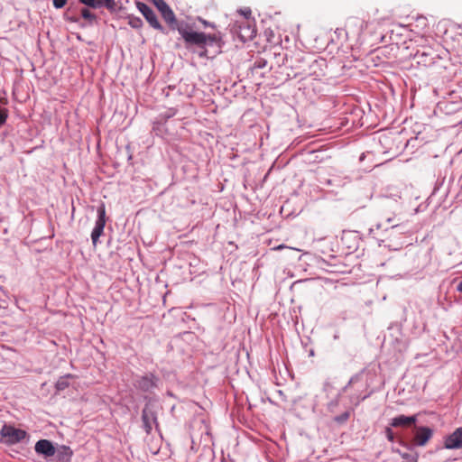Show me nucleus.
<instances>
[{
    "label": "nucleus",
    "mask_w": 462,
    "mask_h": 462,
    "mask_svg": "<svg viewBox=\"0 0 462 462\" xmlns=\"http://www.w3.org/2000/svg\"><path fill=\"white\" fill-rule=\"evenodd\" d=\"M199 21L202 23V24L205 26V27H211V28H215V24L210 23V22H208L202 18H199Z\"/></svg>",
    "instance_id": "obj_29"
},
{
    "label": "nucleus",
    "mask_w": 462,
    "mask_h": 462,
    "mask_svg": "<svg viewBox=\"0 0 462 462\" xmlns=\"http://www.w3.org/2000/svg\"><path fill=\"white\" fill-rule=\"evenodd\" d=\"M359 384L358 386V390L359 389H365V390H367L368 388V383H363L362 382V373L360 374H355L354 376H352L348 382V383L343 387L341 389V391L338 393L337 396L336 397L335 400L331 401L329 403H328V410L330 411H334V408L337 406L338 402H339V397L340 395L343 393H346L347 391V389L353 385V384Z\"/></svg>",
    "instance_id": "obj_7"
},
{
    "label": "nucleus",
    "mask_w": 462,
    "mask_h": 462,
    "mask_svg": "<svg viewBox=\"0 0 462 462\" xmlns=\"http://www.w3.org/2000/svg\"><path fill=\"white\" fill-rule=\"evenodd\" d=\"M263 66H264V64H263V63H259V64H258V67H259V68H263Z\"/></svg>",
    "instance_id": "obj_32"
},
{
    "label": "nucleus",
    "mask_w": 462,
    "mask_h": 462,
    "mask_svg": "<svg viewBox=\"0 0 462 462\" xmlns=\"http://www.w3.org/2000/svg\"><path fill=\"white\" fill-rule=\"evenodd\" d=\"M376 228L385 232L389 230H396L401 234L407 232L405 225L403 223H400L394 214L391 217L383 216L381 220L376 224Z\"/></svg>",
    "instance_id": "obj_3"
},
{
    "label": "nucleus",
    "mask_w": 462,
    "mask_h": 462,
    "mask_svg": "<svg viewBox=\"0 0 462 462\" xmlns=\"http://www.w3.org/2000/svg\"><path fill=\"white\" fill-rule=\"evenodd\" d=\"M156 420L155 412L148 406H145L142 412V420L146 433L149 434L152 431V426L156 424Z\"/></svg>",
    "instance_id": "obj_13"
},
{
    "label": "nucleus",
    "mask_w": 462,
    "mask_h": 462,
    "mask_svg": "<svg viewBox=\"0 0 462 462\" xmlns=\"http://www.w3.org/2000/svg\"><path fill=\"white\" fill-rule=\"evenodd\" d=\"M159 379L152 374H146L138 377L134 382V386L140 391L145 393H152L153 389L157 388Z\"/></svg>",
    "instance_id": "obj_8"
},
{
    "label": "nucleus",
    "mask_w": 462,
    "mask_h": 462,
    "mask_svg": "<svg viewBox=\"0 0 462 462\" xmlns=\"http://www.w3.org/2000/svg\"><path fill=\"white\" fill-rule=\"evenodd\" d=\"M373 391H370V392H367L365 393V394H362L361 393H356V394H353L351 397H350V402L354 405V406H357L360 404L361 402H363L364 400H365L366 398H368L371 394H372Z\"/></svg>",
    "instance_id": "obj_18"
},
{
    "label": "nucleus",
    "mask_w": 462,
    "mask_h": 462,
    "mask_svg": "<svg viewBox=\"0 0 462 462\" xmlns=\"http://www.w3.org/2000/svg\"><path fill=\"white\" fill-rule=\"evenodd\" d=\"M240 12L245 16V18H246V20H248V18L251 15V10L249 8H245L244 10H241Z\"/></svg>",
    "instance_id": "obj_28"
},
{
    "label": "nucleus",
    "mask_w": 462,
    "mask_h": 462,
    "mask_svg": "<svg viewBox=\"0 0 462 462\" xmlns=\"http://www.w3.org/2000/svg\"><path fill=\"white\" fill-rule=\"evenodd\" d=\"M401 456L406 462H417L419 458L416 452H404L401 453Z\"/></svg>",
    "instance_id": "obj_20"
},
{
    "label": "nucleus",
    "mask_w": 462,
    "mask_h": 462,
    "mask_svg": "<svg viewBox=\"0 0 462 462\" xmlns=\"http://www.w3.org/2000/svg\"><path fill=\"white\" fill-rule=\"evenodd\" d=\"M129 24L131 27L138 29V28L142 27L143 21L139 17H132L129 20Z\"/></svg>",
    "instance_id": "obj_23"
},
{
    "label": "nucleus",
    "mask_w": 462,
    "mask_h": 462,
    "mask_svg": "<svg viewBox=\"0 0 462 462\" xmlns=\"http://www.w3.org/2000/svg\"><path fill=\"white\" fill-rule=\"evenodd\" d=\"M70 377H72V375H71V374H67V375H65V376H62V377L59 378V379H58V381H57V383H56V385H55V386H56V389H57L58 391H63V390H65L66 388H68V387H69V381H68V378H70Z\"/></svg>",
    "instance_id": "obj_19"
},
{
    "label": "nucleus",
    "mask_w": 462,
    "mask_h": 462,
    "mask_svg": "<svg viewBox=\"0 0 462 462\" xmlns=\"http://www.w3.org/2000/svg\"><path fill=\"white\" fill-rule=\"evenodd\" d=\"M34 450L37 454L42 455L45 457H52L55 455L56 448L52 442L48 439H40L35 443Z\"/></svg>",
    "instance_id": "obj_12"
},
{
    "label": "nucleus",
    "mask_w": 462,
    "mask_h": 462,
    "mask_svg": "<svg viewBox=\"0 0 462 462\" xmlns=\"http://www.w3.org/2000/svg\"><path fill=\"white\" fill-rule=\"evenodd\" d=\"M56 462H70L73 456V451L68 446H60L55 452Z\"/></svg>",
    "instance_id": "obj_16"
},
{
    "label": "nucleus",
    "mask_w": 462,
    "mask_h": 462,
    "mask_svg": "<svg viewBox=\"0 0 462 462\" xmlns=\"http://www.w3.org/2000/svg\"><path fill=\"white\" fill-rule=\"evenodd\" d=\"M81 4L91 8L106 7L109 10L115 8V0H79Z\"/></svg>",
    "instance_id": "obj_15"
},
{
    "label": "nucleus",
    "mask_w": 462,
    "mask_h": 462,
    "mask_svg": "<svg viewBox=\"0 0 462 462\" xmlns=\"http://www.w3.org/2000/svg\"><path fill=\"white\" fill-rule=\"evenodd\" d=\"M332 181H333L332 180H328V181H327V182H328V184H329V185H330V184H332Z\"/></svg>",
    "instance_id": "obj_33"
},
{
    "label": "nucleus",
    "mask_w": 462,
    "mask_h": 462,
    "mask_svg": "<svg viewBox=\"0 0 462 462\" xmlns=\"http://www.w3.org/2000/svg\"><path fill=\"white\" fill-rule=\"evenodd\" d=\"M456 290H457V291L462 293V280L458 282V283L456 287Z\"/></svg>",
    "instance_id": "obj_30"
},
{
    "label": "nucleus",
    "mask_w": 462,
    "mask_h": 462,
    "mask_svg": "<svg viewBox=\"0 0 462 462\" xmlns=\"http://www.w3.org/2000/svg\"><path fill=\"white\" fill-rule=\"evenodd\" d=\"M177 29L187 45H196L202 49L199 53V57L207 56V46L217 45L220 48L223 44L221 32L206 34L193 31L189 24H181Z\"/></svg>",
    "instance_id": "obj_1"
},
{
    "label": "nucleus",
    "mask_w": 462,
    "mask_h": 462,
    "mask_svg": "<svg viewBox=\"0 0 462 462\" xmlns=\"http://www.w3.org/2000/svg\"><path fill=\"white\" fill-rule=\"evenodd\" d=\"M136 6L139 12L144 16L146 21L153 29L158 30L162 32H165V30L163 26L160 23L156 14L150 6L142 2H137Z\"/></svg>",
    "instance_id": "obj_6"
},
{
    "label": "nucleus",
    "mask_w": 462,
    "mask_h": 462,
    "mask_svg": "<svg viewBox=\"0 0 462 462\" xmlns=\"http://www.w3.org/2000/svg\"><path fill=\"white\" fill-rule=\"evenodd\" d=\"M457 281V278L453 279V280H452V283H455Z\"/></svg>",
    "instance_id": "obj_34"
},
{
    "label": "nucleus",
    "mask_w": 462,
    "mask_h": 462,
    "mask_svg": "<svg viewBox=\"0 0 462 462\" xmlns=\"http://www.w3.org/2000/svg\"><path fill=\"white\" fill-rule=\"evenodd\" d=\"M97 218L95 222V226L91 232V240L94 245H97L99 237L104 232L106 226V208L104 204H101L97 209Z\"/></svg>",
    "instance_id": "obj_4"
},
{
    "label": "nucleus",
    "mask_w": 462,
    "mask_h": 462,
    "mask_svg": "<svg viewBox=\"0 0 462 462\" xmlns=\"http://www.w3.org/2000/svg\"><path fill=\"white\" fill-rule=\"evenodd\" d=\"M161 13L164 21L171 27L176 25L177 19L174 12L164 0H151Z\"/></svg>",
    "instance_id": "obj_9"
},
{
    "label": "nucleus",
    "mask_w": 462,
    "mask_h": 462,
    "mask_svg": "<svg viewBox=\"0 0 462 462\" xmlns=\"http://www.w3.org/2000/svg\"><path fill=\"white\" fill-rule=\"evenodd\" d=\"M81 16L84 19L88 20L89 23H93L94 21H96V15L87 8H83L81 10Z\"/></svg>",
    "instance_id": "obj_21"
},
{
    "label": "nucleus",
    "mask_w": 462,
    "mask_h": 462,
    "mask_svg": "<svg viewBox=\"0 0 462 462\" xmlns=\"http://www.w3.org/2000/svg\"><path fill=\"white\" fill-rule=\"evenodd\" d=\"M417 421V415L412 416H405L399 415L391 420L390 426L391 427H409L414 424Z\"/></svg>",
    "instance_id": "obj_14"
},
{
    "label": "nucleus",
    "mask_w": 462,
    "mask_h": 462,
    "mask_svg": "<svg viewBox=\"0 0 462 462\" xmlns=\"http://www.w3.org/2000/svg\"><path fill=\"white\" fill-rule=\"evenodd\" d=\"M433 430L429 427L420 426L416 428L412 444L417 447H423L432 438Z\"/></svg>",
    "instance_id": "obj_10"
},
{
    "label": "nucleus",
    "mask_w": 462,
    "mask_h": 462,
    "mask_svg": "<svg viewBox=\"0 0 462 462\" xmlns=\"http://www.w3.org/2000/svg\"><path fill=\"white\" fill-rule=\"evenodd\" d=\"M234 30L243 42L253 40L256 34L255 26L249 20L237 23Z\"/></svg>",
    "instance_id": "obj_5"
},
{
    "label": "nucleus",
    "mask_w": 462,
    "mask_h": 462,
    "mask_svg": "<svg viewBox=\"0 0 462 462\" xmlns=\"http://www.w3.org/2000/svg\"><path fill=\"white\" fill-rule=\"evenodd\" d=\"M0 435L2 441L6 445L20 443L27 438V432L25 430L6 424L2 427Z\"/></svg>",
    "instance_id": "obj_2"
},
{
    "label": "nucleus",
    "mask_w": 462,
    "mask_h": 462,
    "mask_svg": "<svg viewBox=\"0 0 462 462\" xmlns=\"http://www.w3.org/2000/svg\"><path fill=\"white\" fill-rule=\"evenodd\" d=\"M349 416H350V412L348 411H346L342 414L336 416L334 418V420L339 424H342L349 419Z\"/></svg>",
    "instance_id": "obj_22"
},
{
    "label": "nucleus",
    "mask_w": 462,
    "mask_h": 462,
    "mask_svg": "<svg viewBox=\"0 0 462 462\" xmlns=\"http://www.w3.org/2000/svg\"><path fill=\"white\" fill-rule=\"evenodd\" d=\"M176 113H177V110L175 108H171L167 112H165V114L163 115V117L166 119H169V118L172 117L173 116H175Z\"/></svg>",
    "instance_id": "obj_27"
},
{
    "label": "nucleus",
    "mask_w": 462,
    "mask_h": 462,
    "mask_svg": "<svg viewBox=\"0 0 462 462\" xmlns=\"http://www.w3.org/2000/svg\"><path fill=\"white\" fill-rule=\"evenodd\" d=\"M415 57L418 59L419 63H423L424 65H429L433 63L434 58L430 53L426 51H418L415 54Z\"/></svg>",
    "instance_id": "obj_17"
},
{
    "label": "nucleus",
    "mask_w": 462,
    "mask_h": 462,
    "mask_svg": "<svg viewBox=\"0 0 462 462\" xmlns=\"http://www.w3.org/2000/svg\"><path fill=\"white\" fill-rule=\"evenodd\" d=\"M333 338H334L335 340L338 339V338H339V333H338V332H336V333L334 334V336H333Z\"/></svg>",
    "instance_id": "obj_31"
},
{
    "label": "nucleus",
    "mask_w": 462,
    "mask_h": 462,
    "mask_svg": "<svg viewBox=\"0 0 462 462\" xmlns=\"http://www.w3.org/2000/svg\"><path fill=\"white\" fill-rule=\"evenodd\" d=\"M7 117H8L7 109H5V108L0 109V127L5 124Z\"/></svg>",
    "instance_id": "obj_24"
},
{
    "label": "nucleus",
    "mask_w": 462,
    "mask_h": 462,
    "mask_svg": "<svg viewBox=\"0 0 462 462\" xmlns=\"http://www.w3.org/2000/svg\"><path fill=\"white\" fill-rule=\"evenodd\" d=\"M67 0H52L53 6L56 9H61L66 5Z\"/></svg>",
    "instance_id": "obj_26"
},
{
    "label": "nucleus",
    "mask_w": 462,
    "mask_h": 462,
    "mask_svg": "<svg viewBox=\"0 0 462 462\" xmlns=\"http://www.w3.org/2000/svg\"><path fill=\"white\" fill-rule=\"evenodd\" d=\"M444 447L447 449L462 448V427L457 429L453 433L446 437Z\"/></svg>",
    "instance_id": "obj_11"
},
{
    "label": "nucleus",
    "mask_w": 462,
    "mask_h": 462,
    "mask_svg": "<svg viewBox=\"0 0 462 462\" xmlns=\"http://www.w3.org/2000/svg\"><path fill=\"white\" fill-rule=\"evenodd\" d=\"M384 433H385L386 439L389 441H391V442L394 441L395 437H394V433H393V430L391 429V427L385 428Z\"/></svg>",
    "instance_id": "obj_25"
}]
</instances>
